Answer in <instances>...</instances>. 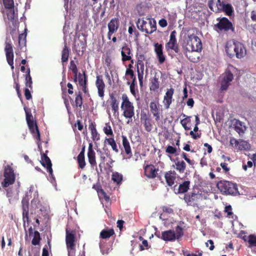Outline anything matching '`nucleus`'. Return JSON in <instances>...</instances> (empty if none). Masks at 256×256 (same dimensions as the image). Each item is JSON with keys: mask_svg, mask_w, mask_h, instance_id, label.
I'll list each match as a JSON object with an SVG mask.
<instances>
[{"mask_svg": "<svg viewBox=\"0 0 256 256\" xmlns=\"http://www.w3.org/2000/svg\"><path fill=\"white\" fill-rule=\"evenodd\" d=\"M182 48L186 50L188 52H200L202 50V44L200 38L195 35L192 34L188 35L185 38L183 44Z\"/></svg>", "mask_w": 256, "mask_h": 256, "instance_id": "nucleus-1", "label": "nucleus"}, {"mask_svg": "<svg viewBox=\"0 0 256 256\" xmlns=\"http://www.w3.org/2000/svg\"><path fill=\"white\" fill-rule=\"evenodd\" d=\"M184 224L183 222H180L176 226L175 231L169 230L162 232L160 238L164 241L174 242L176 240H179L184 234L182 226Z\"/></svg>", "mask_w": 256, "mask_h": 256, "instance_id": "nucleus-2", "label": "nucleus"}, {"mask_svg": "<svg viewBox=\"0 0 256 256\" xmlns=\"http://www.w3.org/2000/svg\"><path fill=\"white\" fill-rule=\"evenodd\" d=\"M138 28L142 32L151 34L156 30V21L152 18H139L136 22Z\"/></svg>", "mask_w": 256, "mask_h": 256, "instance_id": "nucleus-3", "label": "nucleus"}, {"mask_svg": "<svg viewBox=\"0 0 256 256\" xmlns=\"http://www.w3.org/2000/svg\"><path fill=\"white\" fill-rule=\"evenodd\" d=\"M122 100L121 109L122 115L126 118H128L126 123L128 124L132 122V118L134 116V107L126 94L122 95Z\"/></svg>", "mask_w": 256, "mask_h": 256, "instance_id": "nucleus-4", "label": "nucleus"}, {"mask_svg": "<svg viewBox=\"0 0 256 256\" xmlns=\"http://www.w3.org/2000/svg\"><path fill=\"white\" fill-rule=\"evenodd\" d=\"M218 23L214 26V29L218 32H234L235 28L232 22L226 18H218Z\"/></svg>", "mask_w": 256, "mask_h": 256, "instance_id": "nucleus-5", "label": "nucleus"}, {"mask_svg": "<svg viewBox=\"0 0 256 256\" xmlns=\"http://www.w3.org/2000/svg\"><path fill=\"white\" fill-rule=\"evenodd\" d=\"M218 188L225 194L236 195L238 193L236 184L226 180H220L217 184Z\"/></svg>", "mask_w": 256, "mask_h": 256, "instance_id": "nucleus-6", "label": "nucleus"}, {"mask_svg": "<svg viewBox=\"0 0 256 256\" xmlns=\"http://www.w3.org/2000/svg\"><path fill=\"white\" fill-rule=\"evenodd\" d=\"M234 70V68L231 66L228 67L222 74V80L220 82V90H226L230 85V82L234 80L232 72Z\"/></svg>", "mask_w": 256, "mask_h": 256, "instance_id": "nucleus-7", "label": "nucleus"}, {"mask_svg": "<svg viewBox=\"0 0 256 256\" xmlns=\"http://www.w3.org/2000/svg\"><path fill=\"white\" fill-rule=\"evenodd\" d=\"M176 34V30L172 31L170 32L168 42L166 44V50L169 56H170V52L172 50L176 54L180 52L179 45L177 42Z\"/></svg>", "mask_w": 256, "mask_h": 256, "instance_id": "nucleus-8", "label": "nucleus"}, {"mask_svg": "<svg viewBox=\"0 0 256 256\" xmlns=\"http://www.w3.org/2000/svg\"><path fill=\"white\" fill-rule=\"evenodd\" d=\"M4 178L2 183L4 188H7L14 183L16 176L14 170L10 165L8 164L4 167Z\"/></svg>", "mask_w": 256, "mask_h": 256, "instance_id": "nucleus-9", "label": "nucleus"}, {"mask_svg": "<svg viewBox=\"0 0 256 256\" xmlns=\"http://www.w3.org/2000/svg\"><path fill=\"white\" fill-rule=\"evenodd\" d=\"M203 196L198 192H192L186 194L184 197L185 202L188 206L198 207V204L203 200Z\"/></svg>", "mask_w": 256, "mask_h": 256, "instance_id": "nucleus-10", "label": "nucleus"}, {"mask_svg": "<svg viewBox=\"0 0 256 256\" xmlns=\"http://www.w3.org/2000/svg\"><path fill=\"white\" fill-rule=\"evenodd\" d=\"M66 242L68 254V256H71V253H73V251L75 250L76 232L74 230L66 228Z\"/></svg>", "mask_w": 256, "mask_h": 256, "instance_id": "nucleus-11", "label": "nucleus"}, {"mask_svg": "<svg viewBox=\"0 0 256 256\" xmlns=\"http://www.w3.org/2000/svg\"><path fill=\"white\" fill-rule=\"evenodd\" d=\"M4 51L6 52V60L8 64L11 66V68L13 70L14 68V50L12 48V45L10 40L6 41L5 42Z\"/></svg>", "mask_w": 256, "mask_h": 256, "instance_id": "nucleus-12", "label": "nucleus"}, {"mask_svg": "<svg viewBox=\"0 0 256 256\" xmlns=\"http://www.w3.org/2000/svg\"><path fill=\"white\" fill-rule=\"evenodd\" d=\"M120 26V20L117 18H114L110 20L108 24V31L107 34L108 40L112 38V35L117 32Z\"/></svg>", "mask_w": 256, "mask_h": 256, "instance_id": "nucleus-13", "label": "nucleus"}, {"mask_svg": "<svg viewBox=\"0 0 256 256\" xmlns=\"http://www.w3.org/2000/svg\"><path fill=\"white\" fill-rule=\"evenodd\" d=\"M27 124L30 132L36 140L37 144L39 145V142L40 140V135L36 122L32 120L27 122Z\"/></svg>", "mask_w": 256, "mask_h": 256, "instance_id": "nucleus-14", "label": "nucleus"}, {"mask_svg": "<svg viewBox=\"0 0 256 256\" xmlns=\"http://www.w3.org/2000/svg\"><path fill=\"white\" fill-rule=\"evenodd\" d=\"M154 51L156 54L158 63L162 64L166 60V56L164 53L162 45L159 43L154 44Z\"/></svg>", "mask_w": 256, "mask_h": 256, "instance_id": "nucleus-15", "label": "nucleus"}, {"mask_svg": "<svg viewBox=\"0 0 256 256\" xmlns=\"http://www.w3.org/2000/svg\"><path fill=\"white\" fill-rule=\"evenodd\" d=\"M150 111L155 118V120L158 122L160 120L162 112L158 102H151L150 104Z\"/></svg>", "mask_w": 256, "mask_h": 256, "instance_id": "nucleus-16", "label": "nucleus"}, {"mask_svg": "<svg viewBox=\"0 0 256 256\" xmlns=\"http://www.w3.org/2000/svg\"><path fill=\"white\" fill-rule=\"evenodd\" d=\"M96 86L98 88V96L103 99L104 96L106 85L103 80L102 76L98 75L96 76Z\"/></svg>", "mask_w": 256, "mask_h": 256, "instance_id": "nucleus-17", "label": "nucleus"}, {"mask_svg": "<svg viewBox=\"0 0 256 256\" xmlns=\"http://www.w3.org/2000/svg\"><path fill=\"white\" fill-rule=\"evenodd\" d=\"M144 175L149 178H154L158 175V168L156 169L153 164H147L144 167Z\"/></svg>", "mask_w": 256, "mask_h": 256, "instance_id": "nucleus-18", "label": "nucleus"}, {"mask_svg": "<svg viewBox=\"0 0 256 256\" xmlns=\"http://www.w3.org/2000/svg\"><path fill=\"white\" fill-rule=\"evenodd\" d=\"M174 89L172 88L167 89L165 95L164 96L163 103L165 108L166 109L170 108V105L174 100L172 97L174 94Z\"/></svg>", "mask_w": 256, "mask_h": 256, "instance_id": "nucleus-19", "label": "nucleus"}, {"mask_svg": "<svg viewBox=\"0 0 256 256\" xmlns=\"http://www.w3.org/2000/svg\"><path fill=\"white\" fill-rule=\"evenodd\" d=\"M138 78L140 82V86L142 87L143 86L144 74V62H136V64Z\"/></svg>", "mask_w": 256, "mask_h": 256, "instance_id": "nucleus-20", "label": "nucleus"}, {"mask_svg": "<svg viewBox=\"0 0 256 256\" xmlns=\"http://www.w3.org/2000/svg\"><path fill=\"white\" fill-rule=\"evenodd\" d=\"M42 164L45 168H46L47 172L49 173L52 178H54L53 170L52 169V164L50 158L44 154L42 156Z\"/></svg>", "mask_w": 256, "mask_h": 256, "instance_id": "nucleus-21", "label": "nucleus"}, {"mask_svg": "<svg viewBox=\"0 0 256 256\" xmlns=\"http://www.w3.org/2000/svg\"><path fill=\"white\" fill-rule=\"evenodd\" d=\"M78 83L80 88L84 94H87L88 92V90L87 86L88 78L85 72H84L83 75L82 74H78Z\"/></svg>", "mask_w": 256, "mask_h": 256, "instance_id": "nucleus-22", "label": "nucleus"}, {"mask_svg": "<svg viewBox=\"0 0 256 256\" xmlns=\"http://www.w3.org/2000/svg\"><path fill=\"white\" fill-rule=\"evenodd\" d=\"M177 174L174 170H170L164 173V178L166 184L172 186L174 184V182L176 178Z\"/></svg>", "mask_w": 256, "mask_h": 256, "instance_id": "nucleus-23", "label": "nucleus"}, {"mask_svg": "<svg viewBox=\"0 0 256 256\" xmlns=\"http://www.w3.org/2000/svg\"><path fill=\"white\" fill-rule=\"evenodd\" d=\"M216 12H223L228 16H231L233 13V8L230 4H226L223 2L222 4H219L216 8L214 9Z\"/></svg>", "mask_w": 256, "mask_h": 256, "instance_id": "nucleus-24", "label": "nucleus"}, {"mask_svg": "<svg viewBox=\"0 0 256 256\" xmlns=\"http://www.w3.org/2000/svg\"><path fill=\"white\" fill-rule=\"evenodd\" d=\"M122 60L125 62L131 59L132 54L131 48L126 44L122 48L121 50Z\"/></svg>", "mask_w": 256, "mask_h": 256, "instance_id": "nucleus-25", "label": "nucleus"}, {"mask_svg": "<svg viewBox=\"0 0 256 256\" xmlns=\"http://www.w3.org/2000/svg\"><path fill=\"white\" fill-rule=\"evenodd\" d=\"M88 160L92 167H94L96 166V153L93 150V144L92 142L88 144Z\"/></svg>", "mask_w": 256, "mask_h": 256, "instance_id": "nucleus-26", "label": "nucleus"}, {"mask_svg": "<svg viewBox=\"0 0 256 256\" xmlns=\"http://www.w3.org/2000/svg\"><path fill=\"white\" fill-rule=\"evenodd\" d=\"M237 41L232 40L228 42L226 46V52L230 58L236 56V42Z\"/></svg>", "mask_w": 256, "mask_h": 256, "instance_id": "nucleus-27", "label": "nucleus"}, {"mask_svg": "<svg viewBox=\"0 0 256 256\" xmlns=\"http://www.w3.org/2000/svg\"><path fill=\"white\" fill-rule=\"evenodd\" d=\"M70 101L74 108L81 109L83 103L82 92L80 91L76 92L74 101L70 98Z\"/></svg>", "mask_w": 256, "mask_h": 256, "instance_id": "nucleus-28", "label": "nucleus"}, {"mask_svg": "<svg viewBox=\"0 0 256 256\" xmlns=\"http://www.w3.org/2000/svg\"><path fill=\"white\" fill-rule=\"evenodd\" d=\"M174 164L172 166L180 173H184L186 169V164L182 160H180L178 158H176L174 160Z\"/></svg>", "mask_w": 256, "mask_h": 256, "instance_id": "nucleus-29", "label": "nucleus"}, {"mask_svg": "<svg viewBox=\"0 0 256 256\" xmlns=\"http://www.w3.org/2000/svg\"><path fill=\"white\" fill-rule=\"evenodd\" d=\"M236 56L238 58H244L246 54V49L244 45L238 41L236 42Z\"/></svg>", "mask_w": 256, "mask_h": 256, "instance_id": "nucleus-30", "label": "nucleus"}, {"mask_svg": "<svg viewBox=\"0 0 256 256\" xmlns=\"http://www.w3.org/2000/svg\"><path fill=\"white\" fill-rule=\"evenodd\" d=\"M96 190L100 195V196L102 198L103 206L104 204L106 208L110 206L111 204V200L110 197L106 194V192L102 188H98Z\"/></svg>", "mask_w": 256, "mask_h": 256, "instance_id": "nucleus-31", "label": "nucleus"}, {"mask_svg": "<svg viewBox=\"0 0 256 256\" xmlns=\"http://www.w3.org/2000/svg\"><path fill=\"white\" fill-rule=\"evenodd\" d=\"M158 76L156 74L154 76L151 78L150 88L152 92H156L160 88V81Z\"/></svg>", "mask_w": 256, "mask_h": 256, "instance_id": "nucleus-32", "label": "nucleus"}, {"mask_svg": "<svg viewBox=\"0 0 256 256\" xmlns=\"http://www.w3.org/2000/svg\"><path fill=\"white\" fill-rule=\"evenodd\" d=\"M88 128L90 130L92 138L93 140V141H98L100 140V136L96 129L95 123L91 122L89 124Z\"/></svg>", "mask_w": 256, "mask_h": 256, "instance_id": "nucleus-33", "label": "nucleus"}, {"mask_svg": "<svg viewBox=\"0 0 256 256\" xmlns=\"http://www.w3.org/2000/svg\"><path fill=\"white\" fill-rule=\"evenodd\" d=\"M122 146L124 149L125 152L128 156V158H130L132 156V152L130 142L126 136L122 135Z\"/></svg>", "mask_w": 256, "mask_h": 256, "instance_id": "nucleus-34", "label": "nucleus"}, {"mask_svg": "<svg viewBox=\"0 0 256 256\" xmlns=\"http://www.w3.org/2000/svg\"><path fill=\"white\" fill-rule=\"evenodd\" d=\"M110 106L112 108V110L114 112V114H115L116 113L118 112V102L116 98L113 95H110Z\"/></svg>", "mask_w": 256, "mask_h": 256, "instance_id": "nucleus-35", "label": "nucleus"}, {"mask_svg": "<svg viewBox=\"0 0 256 256\" xmlns=\"http://www.w3.org/2000/svg\"><path fill=\"white\" fill-rule=\"evenodd\" d=\"M70 54V51L66 44L62 51V63L63 66L64 64L68 61Z\"/></svg>", "mask_w": 256, "mask_h": 256, "instance_id": "nucleus-36", "label": "nucleus"}, {"mask_svg": "<svg viewBox=\"0 0 256 256\" xmlns=\"http://www.w3.org/2000/svg\"><path fill=\"white\" fill-rule=\"evenodd\" d=\"M194 52H188L186 50H184V53L186 56L192 62H197L200 58V56L198 55L194 54Z\"/></svg>", "mask_w": 256, "mask_h": 256, "instance_id": "nucleus-37", "label": "nucleus"}, {"mask_svg": "<svg viewBox=\"0 0 256 256\" xmlns=\"http://www.w3.org/2000/svg\"><path fill=\"white\" fill-rule=\"evenodd\" d=\"M114 234V230L112 228L104 229L100 233V237L102 239H106Z\"/></svg>", "mask_w": 256, "mask_h": 256, "instance_id": "nucleus-38", "label": "nucleus"}, {"mask_svg": "<svg viewBox=\"0 0 256 256\" xmlns=\"http://www.w3.org/2000/svg\"><path fill=\"white\" fill-rule=\"evenodd\" d=\"M190 182L186 180L179 185L178 188V193L182 194L188 192L190 188Z\"/></svg>", "mask_w": 256, "mask_h": 256, "instance_id": "nucleus-39", "label": "nucleus"}, {"mask_svg": "<svg viewBox=\"0 0 256 256\" xmlns=\"http://www.w3.org/2000/svg\"><path fill=\"white\" fill-rule=\"evenodd\" d=\"M104 142L107 143L108 145L110 146L112 150L116 153L118 152V149L115 140L113 138H106Z\"/></svg>", "mask_w": 256, "mask_h": 256, "instance_id": "nucleus-40", "label": "nucleus"}, {"mask_svg": "<svg viewBox=\"0 0 256 256\" xmlns=\"http://www.w3.org/2000/svg\"><path fill=\"white\" fill-rule=\"evenodd\" d=\"M223 1L220 0H210L208 2V6L210 10L214 12H219L214 11V9L216 8L219 4H222Z\"/></svg>", "mask_w": 256, "mask_h": 256, "instance_id": "nucleus-41", "label": "nucleus"}, {"mask_svg": "<svg viewBox=\"0 0 256 256\" xmlns=\"http://www.w3.org/2000/svg\"><path fill=\"white\" fill-rule=\"evenodd\" d=\"M184 118L180 122V124L186 130H188L190 129V127L187 126V124L190 122V116H187L184 114H181Z\"/></svg>", "mask_w": 256, "mask_h": 256, "instance_id": "nucleus-42", "label": "nucleus"}, {"mask_svg": "<svg viewBox=\"0 0 256 256\" xmlns=\"http://www.w3.org/2000/svg\"><path fill=\"white\" fill-rule=\"evenodd\" d=\"M25 84L26 87H28L30 88H32V78L30 74V68H28L26 72V74L25 75Z\"/></svg>", "mask_w": 256, "mask_h": 256, "instance_id": "nucleus-43", "label": "nucleus"}, {"mask_svg": "<svg viewBox=\"0 0 256 256\" xmlns=\"http://www.w3.org/2000/svg\"><path fill=\"white\" fill-rule=\"evenodd\" d=\"M86 46V38L84 39V40H80V43H78L75 45V47L76 51L83 52Z\"/></svg>", "mask_w": 256, "mask_h": 256, "instance_id": "nucleus-44", "label": "nucleus"}, {"mask_svg": "<svg viewBox=\"0 0 256 256\" xmlns=\"http://www.w3.org/2000/svg\"><path fill=\"white\" fill-rule=\"evenodd\" d=\"M141 122L144 125L146 131L149 132L152 131V120L150 118L143 121Z\"/></svg>", "mask_w": 256, "mask_h": 256, "instance_id": "nucleus-45", "label": "nucleus"}, {"mask_svg": "<svg viewBox=\"0 0 256 256\" xmlns=\"http://www.w3.org/2000/svg\"><path fill=\"white\" fill-rule=\"evenodd\" d=\"M103 131L108 136H110V138L114 136L112 128L109 123H106L105 124V126L103 128Z\"/></svg>", "mask_w": 256, "mask_h": 256, "instance_id": "nucleus-46", "label": "nucleus"}, {"mask_svg": "<svg viewBox=\"0 0 256 256\" xmlns=\"http://www.w3.org/2000/svg\"><path fill=\"white\" fill-rule=\"evenodd\" d=\"M41 238L40 234L38 231H34V237L32 241V243L34 246H36L40 244Z\"/></svg>", "mask_w": 256, "mask_h": 256, "instance_id": "nucleus-47", "label": "nucleus"}, {"mask_svg": "<svg viewBox=\"0 0 256 256\" xmlns=\"http://www.w3.org/2000/svg\"><path fill=\"white\" fill-rule=\"evenodd\" d=\"M26 34H21L18 36V45L20 49L26 46Z\"/></svg>", "mask_w": 256, "mask_h": 256, "instance_id": "nucleus-48", "label": "nucleus"}, {"mask_svg": "<svg viewBox=\"0 0 256 256\" xmlns=\"http://www.w3.org/2000/svg\"><path fill=\"white\" fill-rule=\"evenodd\" d=\"M127 84L130 85V89L131 94L134 96H136V90H137V82H127Z\"/></svg>", "mask_w": 256, "mask_h": 256, "instance_id": "nucleus-49", "label": "nucleus"}, {"mask_svg": "<svg viewBox=\"0 0 256 256\" xmlns=\"http://www.w3.org/2000/svg\"><path fill=\"white\" fill-rule=\"evenodd\" d=\"M77 160H78V167L81 169H83L85 167V166H86V161H85L84 156L78 154L77 157Z\"/></svg>", "mask_w": 256, "mask_h": 256, "instance_id": "nucleus-50", "label": "nucleus"}, {"mask_svg": "<svg viewBox=\"0 0 256 256\" xmlns=\"http://www.w3.org/2000/svg\"><path fill=\"white\" fill-rule=\"evenodd\" d=\"M112 180L117 184L121 182L122 180V176L118 172H114L112 174Z\"/></svg>", "mask_w": 256, "mask_h": 256, "instance_id": "nucleus-51", "label": "nucleus"}, {"mask_svg": "<svg viewBox=\"0 0 256 256\" xmlns=\"http://www.w3.org/2000/svg\"><path fill=\"white\" fill-rule=\"evenodd\" d=\"M248 242L250 246L256 247V235L250 234L248 236Z\"/></svg>", "mask_w": 256, "mask_h": 256, "instance_id": "nucleus-52", "label": "nucleus"}, {"mask_svg": "<svg viewBox=\"0 0 256 256\" xmlns=\"http://www.w3.org/2000/svg\"><path fill=\"white\" fill-rule=\"evenodd\" d=\"M139 240H142V244L140 246V251H142L146 249H148L149 248V245L147 240H144L143 238L141 236L139 237Z\"/></svg>", "mask_w": 256, "mask_h": 256, "instance_id": "nucleus-53", "label": "nucleus"}, {"mask_svg": "<svg viewBox=\"0 0 256 256\" xmlns=\"http://www.w3.org/2000/svg\"><path fill=\"white\" fill-rule=\"evenodd\" d=\"M6 15L9 20H12L14 17V10L13 8H7Z\"/></svg>", "mask_w": 256, "mask_h": 256, "instance_id": "nucleus-54", "label": "nucleus"}, {"mask_svg": "<svg viewBox=\"0 0 256 256\" xmlns=\"http://www.w3.org/2000/svg\"><path fill=\"white\" fill-rule=\"evenodd\" d=\"M232 209H224V212L226 213V217L228 218H232L234 220L238 219V217L236 215L234 214L232 211Z\"/></svg>", "mask_w": 256, "mask_h": 256, "instance_id": "nucleus-55", "label": "nucleus"}, {"mask_svg": "<svg viewBox=\"0 0 256 256\" xmlns=\"http://www.w3.org/2000/svg\"><path fill=\"white\" fill-rule=\"evenodd\" d=\"M3 3L6 8H13L14 7L13 0H3Z\"/></svg>", "mask_w": 256, "mask_h": 256, "instance_id": "nucleus-56", "label": "nucleus"}, {"mask_svg": "<svg viewBox=\"0 0 256 256\" xmlns=\"http://www.w3.org/2000/svg\"><path fill=\"white\" fill-rule=\"evenodd\" d=\"M69 69L70 70L73 74H76L78 72L77 66L74 60H71L69 66Z\"/></svg>", "mask_w": 256, "mask_h": 256, "instance_id": "nucleus-57", "label": "nucleus"}, {"mask_svg": "<svg viewBox=\"0 0 256 256\" xmlns=\"http://www.w3.org/2000/svg\"><path fill=\"white\" fill-rule=\"evenodd\" d=\"M125 75L127 76L128 81L130 79L132 80V82H136V76L134 74V72L125 73Z\"/></svg>", "mask_w": 256, "mask_h": 256, "instance_id": "nucleus-58", "label": "nucleus"}, {"mask_svg": "<svg viewBox=\"0 0 256 256\" xmlns=\"http://www.w3.org/2000/svg\"><path fill=\"white\" fill-rule=\"evenodd\" d=\"M177 152L176 148L170 146H168L166 150V152L168 154H176Z\"/></svg>", "mask_w": 256, "mask_h": 256, "instance_id": "nucleus-59", "label": "nucleus"}, {"mask_svg": "<svg viewBox=\"0 0 256 256\" xmlns=\"http://www.w3.org/2000/svg\"><path fill=\"white\" fill-rule=\"evenodd\" d=\"M182 157L184 159V160L190 165H194V160H191L187 156V154L184 152H182Z\"/></svg>", "mask_w": 256, "mask_h": 256, "instance_id": "nucleus-60", "label": "nucleus"}, {"mask_svg": "<svg viewBox=\"0 0 256 256\" xmlns=\"http://www.w3.org/2000/svg\"><path fill=\"white\" fill-rule=\"evenodd\" d=\"M234 125H235V130L238 133L240 134V132H243L242 128H241V126H242L241 122H240L239 120H236Z\"/></svg>", "mask_w": 256, "mask_h": 256, "instance_id": "nucleus-61", "label": "nucleus"}, {"mask_svg": "<svg viewBox=\"0 0 256 256\" xmlns=\"http://www.w3.org/2000/svg\"><path fill=\"white\" fill-rule=\"evenodd\" d=\"M26 122L33 120V116L30 110L25 109Z\"/></svg>", "mask_w": 256, "mask_h": 256, "instance_id": "nucleus-62", "label": "nucleus"}, {"mask_svg": "<svg viewBox=\"0 0 256 256\" xmlns=\"http://www.w3.org/2000/svg\"><path fill=\"white\" fill-rule=\"evenodd\" d=\"M136 58L137 60V62H144L146 60V56L143 54H137L136 55Z\"/></svg>", "mask_w": 256, "mask_h": 256, "instance_id": "nucleus-63", "label": "nucleus"}, {"mask_svg": "<svg viewBox=\"0 0 256 256\" xmlns=\"http://www.w3.org/2000/svg\"><path fill=\"white\" fill-rule=\"evenodd\" d=\"M250 147V144L246 141H242L239 145L240 149L247 150Z\"/></svg>", "mask_w": 256, "mask_h": 256, "instance_id": "nucleus-64", "label": "nucleus"}]
</instances>
